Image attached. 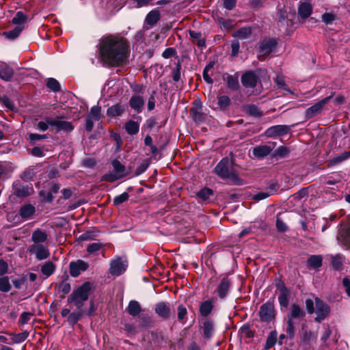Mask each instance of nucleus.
Returning a JSON list of instances; mask_svg holds the SVG:
<instances>
[{
	"instance_id": "nucleus-32",
	"label": "nucleus",
	"mask_w": 350,
	"mask_h": 350,
	"mask_svg": "<svg viewBox=\"0 0 350 350\" xmlns=\"http://www.w3.org/2000/svg\"><path fill=\"white\" fill-rule=\"evenodd\" d=\"M127 310L129 313L133 317L138 315L142 310L139 304L134 300L129 302Z\"/></svg>"
},
{
	"instance_id": "nucleus-22",
	"label": "nucleus",
	"mask_w": 350,
	"mask_h": 350,
	"mask_svg": "<svg viewBox=\"0 0 350 350\" xmlns=\"http://www.w3.org/2000/svg\"><path fill=\"white\" fill-rule=\"evenodd\" d=\"M48 235L46 232L40 229H36L34 230L31 235V240L34 244H39L40 243H44L47 240Z\"/></svg>"
},
{
	"instance_id": "nucleus-5",
	"label": "nucleus",
	"mask_w": 350,
	"mask_h": 350,
	"mask_svg": "<svg viewBox=\"0 0 350 350\" xmlns=\"http://www.w3.org/2000/svg\"><path fill=\"white\" fill-rule=\"evenodd\" d=\"M127 262L118 257L111 260L110 262L109 273L112 275L119 276L125 272L127 268Z\"/></svg>"
},
{
	"instance_id": "nucleus-9",
	"label": "nucleus",
	"mask_w": 350,
	"mask_h": 350,
	"mask_svg": "<svg viewBox=\"0 0 350 350\" xmlns=\"http://www.w3.org/2000/svg\"><path fill=\"white\" fill-rule=\"evenodd\" d=\"M315 312L317 314L315 320L318 322H321L329 314L330 312L329 307L327 304L318 298L315 299Z\"/></svg>"
},
{
	"instance_id": "nucleus-58",
	"label": "nucleus",
	"mask_w": 350,
	"mask_h": 350,
	"mask_svg": "<svg viewBox=\"0 0 350 350\" xmlns=\"http://www.w3.org/2000/svg\"><path fill=\"white\" fill-rule=\"evenodd\" d=\"M29 190H31V189L25 188V187L18 188L16 190L15 193L18 196H20V197L26 196L29 195V193H30Z\"/></svg>"
},
{
	"instance_id": "nucleus-51",
	"label": "nucleus",
	"mask_w": 350,
	"mask_h": 350,
	"mask_svg": "<svg viewBox=\"0 0 350 350\" xmlns=\"http://www.w3.org/2000/svg\"><path fill=\"white\" fill-rule=\"evenodd\" d=\"M31 317V314L30 312H23L20 317H19V323L21 325H25L27 324L29 321L30 320V318Z\"/></svg>"
},
{
	"instance_id": "nucleus-4",
	"label": "nucleus",
	"mask_w": 350,
	"mask_h": 350,
	"mask_svg": "<svg viewBox=\"0 0 350 350\" xmlns=\"http://www.w3.org/2000/svg\"><path fill=\"white\" fill-rule=\"evenodd\" d=\"M113 171L103 176V180L108 182H114L127 175L125 166L118 160H113L111 163Z\"/></svg>"
},
{
	"instance_id": "nucleus-57",
	"label": "nucleus",
	"mask_w": 350,
	"mask_h": 350,
	"mask_svg": "<svg viewBox=\"0 0 350 350\" xmlns=\"http://www.w3.org/2000/svg\"><path fill=\"white\" fill-rule=\"evenodd\" d=\"M295 327L293 321L289 318L288 319V325L286 327V334L290 336L293 337L294 335Z\"/></svg>"
},
{
	"instance_id": "nucleus-6",
	"label": "nucleus",
	"mask_w": 350,
	"mask_h": 350,
	"mask_svg": "<svg viewBox=\"0 0 350 350\" xmlns=\"http://www.w3.org/2000/svg\"><path fill=\"white\" fill-rule=\"evenodd\" d=\"M89 267L88 262L83 260L72 261L69 264L70 274L73 278L78 277L82 272L86 271Z\"/></svg>"
},
{
	"instance_id": "nucleus-16",
	"label": "nucleus",
	"mask_w": 350,
	"mask_h": 350,
	"mask_svg": "<svg viewBox=\"0 0 350 350\" xmlns=\"http://www.w3.org/2000/svg\"><path fill=\"white\" fill-rule=\"evenodd\" d=\"M230 287V280L226 278H223L216 289L219 297L221 299L226 297L229 292Z\"/></svg>"
},
{
	"instance_id": "nucleus-30",
	"label": "nucleus",
	"mask_w": 350,
	"mask_h": 350,
	"mask_svg": "<svg viewBox=\"0 0 350 350\" xmlns=\"http://www.w3.org/2000/svg\"><path fill=\"white\" fill-rule=\"evenodd\" d=\"M304 316V312L297 305H293L290 314L288 315V319L289 318L293 321V319H301Z\"/></svg>"
},
{
	"instance_id": "nucleus-10",
	"label": "nucleus",
	"mask_w": 350,
	"mask_h": 350,
	"mask_svg": "<svg viewBox=\"0 0 350 350\" xmlns=\"http://www.w3.org/2000/svg\"><path fill=\"white\" fill-rule=\"evenodd\" d=\"M274 143L269 142L265 145H260L254 147L252 153L256 158L262 159L270 154L274 148Z\"/></svg>"
},
{
	"instance_id": "nucleus-17",
	"label": "nucleus",
	"mask_w": 350,
	"mask_h": 350,
	"mask_svg": "<svg viewBox=\"0 0 350 350\" xmlns=\"http://www.w3.org/2000/svg\"><path fill=\"white\" fill-rule=\"evenodd\" d=\"M14 71L6 63L0 62V78L5 81L11 80Z\"/></svg>"
},
{
	"instance_id": "nucleus-59",
	"label": "nucleus",
	"mask_w": 350,
	"mask_h": 350,
	"mask_svg": "<svg viewBox=\"0 0 350 350\" xmlns=\"http://www.w3.org/2000/svg\"><path fill=\"white\" fill-rule=\"evenodd\" d=\"M211 68V65L209 64L205 67L203 71V78L206 82H207L209 84H211L213 83V80L211 77L208 75V70Z\"/></svg>"
},
{
	"instance_id": "nucleus-46",
	"label": "nucleus",
	"mask_w": 350,
	"mask_h": 350,
	"mask_svg": "<svg viewBox=\"0 0 350 350\" xmlns=\"http://www.w3.org/2000/svg\"><path fill=\"white\" fill-rule=\"evenodd\" d=\"M213 195V191L211 189L207 187H204L200 191H198L197 196L198 198L206 200L209 198L211 196Z\"/></svg>"
},
{
	"instance_id": "nucleus-12",
	"label": "nucleus",
	"mask_w": 350,
	"mask_h": 350,
	"mask_svg": "<svg viewBox=\"0 0 350 350\" xmlns=\"http://www.w3.org/2000/svg\"><path fill=\"white\" fill-rule=\"evenodd\" d=\"M276 44L275 39H265L260 44V52L262 55L269 54L275 49Z\"/></svg>"
},
{
	"instance_id": "nucleus-25",
	"label": "nucleus",
	"mask_w": 350,
	"mask_h": 350,
	"mask_svg": "<svg viewBox=\"0 0 350 350\" xmlns=\"http://www.w3.org/2000/svg\"><path fill=\"white\" fill-rule=\"evenodd\" d=\"M213 308V301L211 299L206 300V301L202 302V304H200V312L201 315H202L204 317H207L208 315H209L211 314Z\"/></svg>"
},
{
	"instance_id": "nucleus-28",
	"label": "nucleus",
	"mask_w": 350,
	"mask_h": 350,
	"mask_svg": "<svg viewBox=\"0 0 350 350\" xmlns=\"http://www.w3.org/2000/svg\"><path fill=\"white\" fill-rule=\"evenodd\" d=\"M160 18V12L157 10L150 11L146 17V23L148 25L156 24Z\"/></svg>"
},
{
	"instance_id": "nucleus-3",
	"label": "nucleus",
	"mask_w": 350,
	"mask_h": 350,
	"mask_svg": "<svg viewBox=\"0 0 350 350\" xmlns=\"http://www.w3.org/2000/svg\"><path fill=\"white\" fill-rule=\"evenodd\" d=\"M90 291V283H84L72 293L68 298V302L73 303L78 308H81L83 302L88 299Z\"/></svg>"
},
{
	"instance_id": "nucleus-43",
	"label": "nucleus",
	"mask_w": 350,
	"mask_h": 350,
	"mask_svg": "<svg viewBox=\"0 0 350 350\" xmlns=\"http://www.w3.org/2000/svg\"><path fill=\"white\" fill-rule=\"evenodd\" d=\"M230 103V99L228 96L224 95L218 98L217 105L221 109H226Z\"/></svg>"
},
{
	"instance_id": "nucleus-8",
	"label": "nucleus",
	"mask_w": 350,
	"mask_h": 350,
	"mask_svg": "<svg viewBox=\"0 0 350 350\" xmlns=\"http://www.w3.org/2000/svg\"><path fill=\"white\" fill-rule=\"evenodd\" d=\"M29 252L36 256V259L42 260L46 259L50 256V252L48 247L42 244H33L29 248Z\"/></svg>"
},
{
	"instance_id": "nucleus-15",
	"label": "nucleus",
	"mask_w": 350,
	"mask_h": 350,
	"mask_svg": "<svg viewBox=\"0 0 350 350\" xmlns=\"http://www.w3.org/2000/svg\"><path fill=\"white\" fill-rule=\"evenodd\" d=\"M241 82L245 88H254L257 83V77L253 72H246L242 75Z\"/></svg>"
},
{
	"instance_id": "nucleus-42",
	"label": "nucleus",
	"mask_w": 350,
	"mask_h": 350,
	"mask_svg": "<svg viewBox=\"0 0 350 350\" xmlns=\"http://www.w3.org/2000/svg\"><path fill=\"white\" fill-rule=\"evenodd\" d=\"M252 33V29L250 27H242L238 29L235 33L234 36L241 38L245 39L248 38Z\"/></svg>"
},
{
	"instance_id": "nucleus-14",
	"label": "nucleus",
	"mask_w": 350,
	"mask_h": 350,
	"mask_svg": "<svg viewBox=\"0 0 350 350\" xmlns=\"http://www.w3.org/2000/svg\"><path fill=\"white\" fill-rule=\"evenodd\" d=\"M155 312L161 318L167 319L170 317L171 310L169 305L163 301L159 302L155 306Z\"/></svg>"
},
{
	"instance_id": "nucleus-62",
	"label": "nucleus",
	"mask_w": 350,
	"mask_h": 350,
	"mask_svg": "<svg viewBox=\"0 0 350 350\" xmlns=\"http://www.w3.org/2000/svg\"><path fill=\"white\" fill-rule=\"evenodd\" d=\"M176 53V51L173 48H167L162 53V56L164 58H170L174 56Z\"/></svg>"
},
{
	"instance_id": "nucleus-60",
	"label": "nucleus",
	"mask_w": 350,
	"mask_h": 350,
	"mask_svg": "<svg viewBox=\"0 0 350 350\" xmlns=\"http://www.w3.org/2000/svg\"><path fill=\"white\" fill-rule=\"evenodd\" d=\"M80 317H81V313L79 312H73V313L70 314V315H68V320L70 323L75 324L78 321Z\"/></svg>"
},
{
	"instance_id": "nucleus-40",
	"label": "nucleus",
	"mask_w": 350,
	"mask_h": 350,
	"mask_svg": "<svg viewBox=\"0 0 350 350\" xmlns=\"http://www.w3.org/2000/svg\"><path fill=\"white\" fill-rule=\"evenodd\" d=\"M12 288L8 277L0 278V291L3 293H8Z\"/></svg>"
},
{
	"instance_id": "nucleus-56",
	"label": "nucleus",
	"mask_w": 350,
	"mask_h": 350,
	"mask_svg": "<svg viewBox=\"0 0 350 350\" xmlns=\"http://www.w3.org/2000/svg\"><path fill=\"white\" fill-rule=\"evenodd\" d=\"M47 138L46 135H40L37 133H30L29 135V139L31 142H33L38 140L45 139Z\"/></svg>"
},
{
	"instance_id": "nucleus-39",
	"label": "nucleus",
	"mask_w": 350,
	"mask_h": 350,
	"mask_svg": "<svg viewBox=\"0 0 350 350\" xmlns=\"http://www.w3.org/2000/svg\"><path fill=\"white\" fill-rule=\"evenodd\" d=\"M101 107L99 106H94L91 108L90 113L88 114V117L93 119L95 121H98L100 119Z\"/></svg>"
},
{
	"instance_id": "nucleus-52",
	"label": "nucleus",
	"mask_w": 350,
	"mask_h": 350,
	"mask_svg": "<svg viewBox=\"0 0 350 350\" xmlns=\"http://www.w3.org/2000/svg\"><path fill=\"white\" fill-rule=\"evenodd\" d=\"M335 20V15L332 13H325L322 15V21L325 24H330Z\"/></svg>"
},
{
	"instance_id": "nucleus-35",
	"label": "nucleus",
	"mask_w": 350,
	"mask_h": 350,
	"mask_svg": "<svg viewBox=\"0 0 350 350\" xmlns=\"http://www.w3.org/2000/svg\"><path fill=\"white\" fill-rule=\"evenodd\" d=\"M345 258L341 255H336L332 257L331 263L332 267L337 270H341Z\"/></svg>"
},
{
	"instance_id": "nucleus-47",
	"label": "nucleus",
	"mask_w": 350,
	"mask_h": 350,
	"mask_svg": "<svg viewBox=\"0 0 350 350\" xmlns=\"http://www.w3.org/2000/svg\"><path fill=\"white\" fill-rule=\"evenodd\" d=\"M129 199V194L126 192H124L122 194L116 196L113 198V204L115 206H118L120 204L126 202Z\"/></svg>"
},
{
	"instance_id": "nucleus-34",
	"label": "nucleus",
	"mask_w": 350,
	"mask_h": 350,
	"mask_svg": "<svg viewBox=\"0 0 350 350\" xmlns=\"http://www.w3.org/2000/svg\"><path fill=\"white\" fill-rule=\"evenodd\" d=\"M27 21V17L22 12H18L12 18L13 24L16 25V26H23V27Z\"/></svg>"
},
{
	"instance_id": "nucleus-63",
	"label": "nucleus",
	"mask_w": 350,
	"mask_h": 350,
	"mask_svg": "<svg viewBox=\"0 0 350 350\" xmlns=\"http://www.w3.org/2000/svg\"><path fill=\"white\" fill-rule=\"evenodd\" d=\"M187 309L183 306L178 307V318L179 320H183L187 314Z\"/></svg>"
},
{
	"instance_id": "nucleus-20",
	"label": "nucleus",
	"mask_w": 350,
	"mask_h": 350,
	"mask_svg": "<svg viewBox=\"0 0 350 350\" xmlns=\"http://www.w3.org/2000/svg\"><path fill=\"white\" fill-rule=\"evenodd\" d=\"M289 131V128L286 125H275L269 127L265 132L266 135L271 137L277 135L286 134Z\"/></svg>"
},
{
	"instance_id": "nucleus-53",
	"label": "nucleus",
	"mask_w": 350,
	"mask_h": 350,
	"mask_svg": "<svg viewBox=\"0 0 350 350\" xmlns=\"http://www.w3.org/2000/svg\"><path fill=\"white\" fill-rule=\"evenodd\" d=\"M70 288V284L66 282H62L59 285V291L64 294L68 293Z\"/></svg>"
},
{
	"instance_id": "nucleus-50",
	"label": "nucleus",
	"mask_w": 350,
	"mask_h": 350,
	"mask_svg": "<svg viewBox=\"0 0 350 350\" xmlns=\"http://www.w3.org/2000/svg\"><path fill=\"white\" fill-rule=\"evenodd\" d=\"M29 336V333L24 332L22 333L17 334L14 336V340L16 343H21L25 340Z\"/></svg>"
},
{
	"instance_id": "nucleus-18",
	"label": "nucleus",
	"mask_w": 350,
	"mask_h": 350,
	"mask_svg": "<svg viewBox=\"0 0 350 350\" xmlns=\"http://www.w3.org/2000/svg\"><path fill=\"white\" fill-rule=\"evenodd\" d=\"M129 105L135 111L139 113L144 108V101L141 96L134 95L131 98Z\"/></svg>"
},
{
	"instance_id": "nucleus-61",
	"label": "nucleus",
	"mask_w": 350,
	"mask_h": 350,
	"mask_svg": "<svg viewBox=\"0 0 350 350\" xmlns=\"http://www.w3.org/2000/svg\"><path fill=\"white\" fill-rule=\"evenodd\" d=\"M277 229L280 232H285L287 230V226L286 224L280 218H277L276 220Z\"/></svg>"
},
{
	"instance_id": "nucleus-64",
	"label": "nucleus",
	"mask_w": 350,
	"mask_h": 350,
	"mask_svg": "<svg viewBox=\"0 0 350 350\" xmlns=\"http://www.w3.org/2000/svg\"><path fill=\"white\" fill-rule=\"evenodd\" d=\"M342 285L345 288V291L347 295L350 297V280L348 278H343Z\"/></svg>"
},
{
	"instance_id": "nucleus-2",
	"label": "nucleus",
	"mask_w": 350,
	"mask_h": 350,
	"mask_svg": "<svg viewBox=\"0 0 350 350\" xmlns=\"http://www.w3.org/2000/svg\"><path fill=\"white\" fill-rule=\"evenodd\" d=\"M214 172L222 179H228L235 184H238L239 181L238 174L233 169L231 162L227 157L222 159L217 163L214 169Z\"/></svg>"
},
{
	"instance_id": "nucleus-45",
	"label": "nucleus",
	"mask_w": 350,
	"mask_h": 350,
	"mask_svg": "<svg viewBox=\"0 0 350 350\" xmlns=\"http://www.w3.org/2000/svg\"><path fill=\"white\" fill-rule=\"evenodd\" d=\"M46 86L48 88L53 92H57L60 90L59 83L54 78H49L47 80Z\"/></svg>"
},
{
	"instance_id": "nucleus-44",
	"label": "nucleus",
	"mask_w": 350,
	"mask_h": 350,
	"mask_svg": "<svg viewBox=\"0 0 350 350\" xmlns=\"http://www.w3.org/2000/svg\"><path fill=\"white\" fill-rule=\"evenodd\" d=\"M277 340V333L276 332H271L267 337L265 349H268L273 347Z\"/></svg>"
},
{
	"instance_id": "nucleus-11",
	"label": "nucleus",
	"mask_w": 350,
	"mask_h": 350,
	"mask_svg": "<svg viewBox=\"0 0 350 350\" xmlns=\"http://www.w3.org/2000/svg\"><path fill=\"white\" fill-rule=\"evenodd\" d=\"M330 99V97H327L321 101L317 103L312 107H309L306 111V116L308 119H310L314 116L315 115L319 113L322 110L323 106L328 102Z\"/></svg>"
},
{
	"instance_id": "nucleus-54",
	"label": "nucleus",
	"mask_w": 350,
	"mask_h": 350,
	"mask_svg": "<svg viewBox=\"0 0 350 350\" xmlns=\"http://www.w3.org/2000/svg\"><path fill=\"white\" fill-rule=\"evenodd\" d=\"M172 74L173 80L176 82L178 81L180 79V66L178 65L174 68Z\"/></svg>"
},
{
	"instance_id": "nucleus-29",
	"label": "nucleus",
	"mask_w": 350,
	"mask_h": 350,
	"mask_svg": "<svg viewBox=\"0 0 350 350\" xmlns=\"http://www.w3.org/2000/svg\"><path fill=\"white\" fill-rule=\"evenodd\" d=\"M202 329L203 331V334L204 337H206V338H210L213 334V323L209 320H206L203 323Z\"/></svg>"
},
{
	"instance_id": "nucleus-7",
	"label": "nucleus",
	"mask_w": 350,
	"mask_h": 350,
	"mask_svg": "<svg viewBox=\"0 0 350 350\" xmlns=\"http://www.w3.org/2000/svg\"><path fill=\"white\" fill-rule=\"evenodd\" d=\"M259 316L262 321L269 322L275 317L274 306L271 302L262 304L259 310Z\"/></svg>"
},
{
	"instance_id": "nucleus-21",
	"label": "nucleus",
	"mask_w": 350,
	"mask_h": 350,
	"mask_svg": "<svg viewBox=\"0 0 350 350\" xmlns=\"http://www.w3.org/2000/svg\"><path fill=\"white\" fill-rule=\"evenodd\" d=\"M338 240L347 247H350V224L341 230Z\"/></svg>"
},
{
	"instance_id": "nucleus-27",
	"label": "nucleus",
	"mask_w": 350,
	"mask_h": 350,
	"mask_svg": "<svg viewBox=\"0 0 350 350\" xmlns=\"http://www.w3.org/2000/svg\"><path fill=\"white\" fill-rule=\"evenodd\" d=\"M49 126H53V118L46 117L35 124V128L41 132L46 131Z\"/></svg>"
},
{
	"instance_id": "nucleus-37",
	"label": "nucleus",
	"mask_w": 350,
	"mask_h": 350,
	"mask_svg": "<svg viewBox=\"0 0 350 350\" xmlns=\"http://www.w3.org/2000/svg\"><path fill=\"white\" fill-rule=\"evenodd\" d=\"M278 301L281 306H287L288 304V292L286 288L284 287L280 289Z\"/></svg>"
},
{
	"instance_id": "nucleus-48",
	"label": "nucleus",
	"mask_w": 350,
	"mask_h": 350,
	"mask_svg": "<svg viewBox=\"0 0 350 350\" xmlns=\"http://www.w3.org/2000/svg\"><path fill=\"white\" fill-rule=\"evenodd\" d=\"M103 245L100 243H92L90 244L87 247V252L89 254H94L98 251H99Z\"/></svg>"
},
{
	"instance_id": "nucleus-26",
	"label": "nucleus",
	"mask_w": 350,
	"mask_h": 350,
	"mask_svg": "<svg viewBox=\"0 0 350 350\" xmlns=\"http://www.w3.org/2000/svg\"><path fill=\"white\" fill-rule=\"evenodd\" d=\"M124 110V106L118 103L108 108L107 113L109 116L116 117L120 116Z\"/></svg>"
},
{
	"instance_id": "nucleus-24",
	"label": "nucleus",
	"mask_w": 350,
	"mask_h": 350,
	"mask_svg": "<svg viewBox=\"0 0 350 350\" xmlns=\"http://www.w3.org/2000/svg\"><path fill=\"white\" fill-rule=\"evenodd\" d=\"M307 267L309 269H317L322 265V257L321 255L310 256L307 262Z\"/></svg>"
},
{
	"instance_id": "nucleus-36",
	"label": "nucleus",
	"mask_w": 350,
	"mask_h": 350,
	"mask_svg": "<svg viewBox=\"0 0 350 350\" xmlns=\"http://www.w3.org/2000/svg\"><path fill=\"white\" fill-rule=\"evenodd\" d=\"M139 125L137 122L130 120L125 124V129L130 135H135L139 131Z\"/></svg>"
},
{
	"instance_id": "nucleus-41",
	"label": "nucleus",
	"mask_w": 350,
	"mask_h": 350,
	"mask_svg": "<svg viewBox=\"0 0 350 350\" xmlns=\"http://www.w3.org/2000/svg\"><path fill=\"white\" fill-rule=\"evenodd\" d=\"M23 29V26H16L14 29L3 33V35L8 39L17 38Z\"/></svg>"
},
{
	"instance_id": "nucleus-33",
	"label": "nucleus",
	"mask_w": 350,
	"mask_h": 350,
	"mask_svg": "<svg viewBox=\"0 0 350 350\" xmlns=\"http://www.w3.org/2000/svg\"><path fill=\"white\" fill-rule=\"evenodd\" d=\"M55 269V265L52 262L48 261L42 266L41 272L44 275L48 278L53 273Z\"/></svg>"
},
{
	"instance_id": "nucleus-49",
	"label": "nucleus",
	"mask_w": 350,
	"mask_h": 350,
	"mask_svg": "<svg viewBox=\"0 0 350 350\" xmlns=\"http://www.w3.org/2000/svg\"><path fill=\"white\" fill-rule=\"evenodd\" d=\"M39 196L42 198L43 201L47 202H51L54 198L51 192H50V191L46 192L43 190H42L39 192Z\"/></svg>"
},
{
	"instance_id": "nucleus-1",
	"label": "nucleus",
	"mask_w": 350,
	"mask_h": 350,
	"mask_svg": "<svg viewBox=\"0 0 350 350\" xmlns=\"http://www.w3.org/2000/svg\"><path fill=\"white\" fill-rule=\"evenodd\" d=\"M127 44L120 38L109 36L101 39L99 53L102 59L111 66H118L127 58Z\"/></svg>"
},
{
	"instance_id": "nucleus-23",
	"label": "nucleus",
	"mask_w": 350,
	"mask_h": 350,
	"mask_svg": "<svg viewBox=\"0 0 350 350\" xmlns=\"http://www.w3.org/2000/svg\"><path fill=\"white\" fill-rule=\"evenodd\" d=\"M35 213V208L31 204H25L19 210L20 216L24 219H29Z\"/></svg>"
},
{
	"instance_id": "nucleus-19",
	"label": "nucleus",
	"mask_w": 350,
	"mask_h": 350,
	"mask_svg": "<svg viewBox=\"0 0 350 350\" xmlns=\"http://www.w3.org/2000/svg\"><path fill=\"white\" fill-rule=\"evenodd\" d=\"M312 12V5L309 3H300L298 7V14L302 20L308 18Z\"/></svg>"
},
{
	"instance_id": "nucleus-38",
	"label": "nucleus",
	"mask_w": 350,
	"mask_h": 350,
	"mask_svg": "<svg viewBox=\"0 0 350 350\" xmlns=\"http://www.w3.org/2000/svg\"><path fill=\"white\" fill-rule=\"evenodd\" d=\"M349 157H350V151L342 152V153L334 157V158H332L330 160V164L332 165L338 164V163L342 162L343 161L347 159Z\"/></svg>"
},
{
	"instance_id": "nucleus-13",
	"label": "nucleus",
	"mask_w": 350,
	"mask_h": 350,
	"mask_svg": "<svg viewBox=\"0 0 350 350\" xmlns=\"http://www.w3.org/2000/svg\"><path fill=\"white\" fill-rule=\"evenodd\" d=\"M53 126L55 127L57 132L62 131L68 133L72 131L74 129L72 122L54 118H53Z\"/></svg>"
},
{
	"instance_id": "nucleus-31",
	"label": "nucleus",
	"mask_w": 350,
	"mask_h": 350,
	"mask_svg": "<svg viewBox=\"0 0 350 350\" xmlns=\"http://www.w3.org/2000/svg\"><path fill=\"white\" fill-rule=\"evenodd\" d=\"M226 81L228 88L235 90L239 88V75L237 73L234 75H228Z\"/></svg>"
},
{
	"instance_id": "nucleus-55",
	"label": "nucleus",
	"mask_w": 350,
	"mask_h": 350,
	"mask_svg": "<svg viewBox=\"0 0 350 350\" xmlns=\"http://www.w3.org/2000/svg\"><path fill=\"white\" fill-rule=\"evenodd\" d=\"M288 152V150L286 147L280 146L276 149L275 154L281 157H284L287 155Z\"/></svg>"
}]
</instances>
